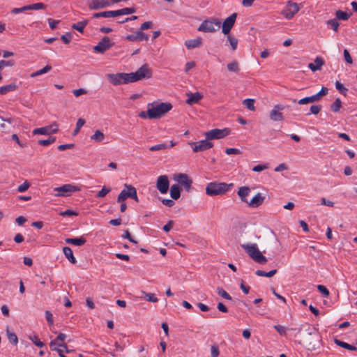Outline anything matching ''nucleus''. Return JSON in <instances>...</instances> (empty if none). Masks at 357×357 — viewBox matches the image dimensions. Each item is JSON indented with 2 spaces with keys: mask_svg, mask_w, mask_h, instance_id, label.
Instances as JSON below:
<instances>
[{
  "mask_svg": "<svg viewBox=\"0 0 357 357\" xmlns=\"http://www.w3.org/2000/svg\"><path fill=\"white\" fill-rule=\"evenodd\" d=\"M236 17L237 14L234 13L224 20L222 31L225 35L229 34L231 29L235 24Z\"/></svg>",
  "mask_w": 357,
  "mask_h": 357,
  "instance_id": "obj_16",
  "label": "nucleus"
},
{
  "mask_svg": "<svg viewBox=\"0 0 357 357\" xmlns=\"http://www.w3.org/2000/svg\"><path fill=\"white\" fill-rule=\"evenodd\" d=\"M86 239L84 237L66 238V242L68 244H73L74 245L81 246L86 243Z\"/></svg>",
  "mask_w": 357,
  "mask_h": 357,
  "instance_id": "obj_29",
  "label": "nucleus"
},
{
  "mask_svg": "<svg viewBox=\"0 0 357 357\" xmlns=\"http://www.w3.org/2000/svg\"><path fill=\"white\" fill-rule=\"evenodd\" d=\"M45 8L46 5L43 3H36L26 6L27 10L45 9Z\"/></svg>",
  "mask_w": 357,
  "mask_h": 357,
  "instance_id": "obj_44",
  "label": "nucleus"
},
{
  "mask_svg": "<svg viewBox=\"0 0 357 357\" xmlns=\"http://www.w3.org/2000/svg\"><path fill=\"white\" fill-rule=\"evenodd\" d=\"M317 288L318 291L323 295V296L328 297L329 296L330 292L325 286L319 284L317 285Z\"/></svg>",
  "mask_w": 357,
  "mask_h": 357,
  "instance_id": "obj_52",
  "label": "nucleus"
},
{
  "mask_svg": "<svg viewBox=\"0 0 357 357\" xmlns=\"http://www.w3.org/2000/svg\"><path fill=\"white\" fill-rule=\"evenodd\" d=\"M14 123V119L5 118L0 115V131L7 132L10 130V126Z\"/></svg>",
  "mask_w": 357,
  "mask_h": 357,
  "instance_id": "obj_18",
  "label": "nucleus"
},
{
  "mask_svg": "<svg viewBox=\"0 0 357 357\" xmlns=\"http://www.w3.org/2000/svg\"><path fill=\"white\" fill-rule=\"evenodd\" d=\"M335 17L337 20H347L352 15V13H347V12H344V11H342L341 10H337L335 11Z\"/></svg>",
  "mask_w": 357,
  "mask_h": 357,
  "instance_id": "obj_31",
  "label": "nucleus"
},
{
  "mask_svg": "<svg viewBox=\"0 0 357 357\" xmlns=\"http://www.w3.org/2000/svg\"><path fill=\"white\" fill-rule=\"evenodd\" d=\"M142 293L145 295L146 299L147 301L152 302V303H156L158 302V299L155 296V295L152 293H146L144 291H142Z\"/></svg>",
  "mask_w": 357,
  "mask_h": 357,
  "instance_id": "obj_49",
  "label": "nucleus"
},
{
  "mask_svg": "<svg viewBox=\"0 0 357 357\" xmlns=\"http://www.w3.org/2000/svg\"><path fill=\"white\" fill-rule=\"evenodd\" d=\"M342 107V102L340 98H337L331 105V109L334 112H337L340 111Z\"/></svg>",
  "mask_w": 357,
  "mask_h": 357,
  "instance_id": "obj_43",
  "label": "nucleus"
},
{
  "mask_svg": "<svg viewBox=\"0 0 357 357\" xmlns=\"http://www.w3.org/2000/svg\"><path fill=\"white\" fill-rule=\"evenodd\" d=\"M89 21L87 20L78 22L77 23L72 25V29L77 30L79 33L84 32V27L87 25Z\"/></svg>",
  "mask_w": 357,
  "mask_h": 357,
  "instance_id": "obj_33",
  "label": "nucleus"
},
{
  "mask_svg": "<svg viewBox=\"0 0 357 357\" xmlns=\"http://www.w3.org/2000/svg\"><path fill=\"white\" fill-rule=\"evenodd\" d=\"M181 188L178 185L174 184L170 188V195L173 199H178L181 196Z\"/></svg>",
  "mask_w": 357,
  "mask_h": 357,
  "instance_id": "obj_27",
  "label": "nucleus"
},
{
  "mask_svg": "<svg viewBox=\"0 0 357 357\" xmlns=\"http://www.w3.org/2000/svg\"><path fill=\"white\" fill-rule=\"evenodd\" d=\"M118 16V13L116 10H109V11H103L100 13H96L93 14V18H99V17H114Z\"/></svg>",
  "mask_w": 357,
  "mask_h": 357,
  "instance_id": "obj_25",
  "label": "nucleus"
},
{
  "mask_svg": "<svg viewBox=\"0 0 357 357\" xmlns=\"http://www.w3.org/2000/svg\"><path fill=\"white\" fill-rule=\"evenodd\" d=\"M202 44V39L201 38H197L192 40H185V45L188 50L199 47Z\"/></svg>",
  "mask_w": 357,
  "mask_h": 357,
  "instance_id": "obj_24",
  "label": "nucleus"
},
{
  "mask_svg": "<svg viewBox=\"0 0 357 357\" xmlns=\"http://www.w3.org/2000/svg\"><path fill=\"white\" fill-rule=\"evenodd\" d=\"M326 25L328 28L333 29L335 32L338 31V28L340 26V23L337 22V19H331L328 20L326 22Z\"/></svg>",
  "mask_w": 357,
  "mask_h": 357,
  "instance_id": "obj_37",
  "label": "nucleus"
},
{
  "mask_svg": "<svg viewBox=\"0 0 357 357\" xmlns=\"http://www.w3.org/2000/svg\"><path fill=\"white\" fill-rule=\"evenodd\" d=\"M111 191L110 188H106L103 187L101 190H100L98 194V197H104L107 193H109Z\"/></svg>",
  "mask_w": 357,
  "mask_h": 357,
  "instance_id": "obj_60",
  "label": "nucleus"
},
{
  "mask_svg": "<svg viewBox=\"0 0 357 357\" xmlns=\"http://www.w3.org/2000/svg\"><path fill=\"white\" fill-rule=\"evenodd\" d=\"M66 338V335L64 333H60L56 339L51 341L50 347L62 346L66 353L71 352V350L68 348L66 344L64 342Z\"/></svg>",
  "mask_w": 357,
  "mask_h": 357,
  "instance_id": "obj_17",
  "label": "nucleus"
},
{
  "mask_svg": "<svg viewBox=\"0 0 357 357\" xmlns=\"http://www.w3.org/2000/svg\"><path fill=\"white\" fill-rule=\"evenodd\" d=\"M31 186V183L25 180L24 183L18 186L17 190L20 192H25Z\"/></svg>",
  "mask_w": 357,
  "mask_h": 357,
  "instance_id": "obj_54",
  "label": "nucleus"
},
{
  "mask_svg": "<svg viewBox=\"0 0 357 357\" xmlns=\"http://www.w3.org/2000/svg\"><path fill=\"white\" fill-rule=\"evenodd\" d=\"M227 67L229 72L238 73L240 71L239 64L236 61H233L232 62L229 63Z\"/></svg>",
  "mask_w": 357,
  "mask_h": 357,
  "instance_id": "obj_36",
  "label": "nucleus"
},
{
  "mask_svg": "<svg viewBox=\"0 0 357 357\" xmlns=\"http://www.w3.org/2000/svg\"><path fill=\"white\" fill-rule=\"evenodd\" d=\"M72 38L71 33L68 32L65 35L61 36V39L65 44H68Z\"/></svg>",
  "mask_w": 357,
  "mask_h": 357,
  "instance_id": "obj_62",
  "label": "nucleus"
},
{
  "mask_svg": "<svg viewBox=\"0 0 357 357\" xmlns=\"http://www.w3.org/2000/svg\"><path fill=\"white\" fill-rule=\"evenodd\" d=\"M45 317L47 319V321L50 325H53L54 324V319H53V315L50 311H45Z\"/></svg>",
  "mask_w": 357,
  "mask_h": 357,
  "instance_id": "obj_64",
  "label": "nucleus"
},
{
  "mask_svg": "<svg viewBox=\"0 0 357 357\" xmlns=\"http://www.w3.org/2000/svg\"><path fill=\"white\" fill-rule=\"evenodd\" d=\"M17 89V85L15 83H11L8 85L0 87V94L5 95L10 91H13Z\"/></svg>",
  "mask_w": 357,
  "mask_h": 357,
  "instance_id": "obj_30",
  "label": "nucleus"
},
{
  "mask_svg": "<svg viewBox=\"0 0 357 357\" xmlns=\"http://www.w3.org/2000/svg\"><path fill=\"white\" fill-rule=\"evenodd\" d=\"M229 134V130L227 128L225 129H212L205 133L206 139L207 140L219 139L224 138Z\"/></svg>",
  "mask_w": 357,
  "mask_h": 357,
  "instance_id": "obj_9",
  "label": "nucleus"
},
{
  "mask_svg": "<svg viewBox=\"0 0 357 357\" xmlns=\"http://www.w3.org/2000/svg\"><path fill=\"white\" fill-rule=\"evenodd\" d=\"M299 9L300 8L296 3L289 1L287 3L286 7L282 10V14L285 18L290 20L299 11Z\"/></svg>",
  "mask_w": 357,
  "mask_h": 357,
  "instance_id": "obj_10",
  "label": "nucleus"
},
{
  "mask_svg": "<svg viewBox=\"0 0 357 357\" xmlns=\"http://www.w3.org/2000/svg\"><path fill=\"white\" fill-rule=\"evenodd\" d=\"M225 153L227 155H231V154L238 155L241 153V151L236 148H228L225 150Z\"/></svg>",
  "mask_w": 357,
  "mask_h": 357,
  "instance_id": "obj_63",
  "label": "nucleus"
},
{
  "mask_svg": "<svg viewBox=\"0 0 357 357\" xmlns=\"http://www.w3.org/2000/svg\"><path fill=\"white\" fill-rule=\"evenodd\" d=\"M250 192V189L249 187L243 186L239 188V190L238 191V195L240 197L241 200L243 202L248 204V200L247 199V197L249 195Z\"/></svg>",
  "mask_w": 357,
  "mask_h": 357,
  "instance_id": "obj_23",
  "label": "nucleus"
},
{
  "mask_svg": "<svg viewBox=\"0 0 357 357\" xmlns=\"http://www.w3.org/2000/svg\"><path fill=\"white\" fill-rule=\"evenodd\" d=\"M126 40L129 41H142V40H147L149 39V36L144 32L141 31H137L133 34L128 35L126 37Z\"/></svg>",
  "mask_w": 357,
  "mask_h": 357,
  "instance_id": "obj_19",
  "label": "nucleus"
},
{
  "mask_svg": "<svg viewBox=\"0 0 357 357\" xmlns=\"http://www.w3.org/2000/svg\"><path fill=\"white\" fill-rule=\"evenodd\" d=\"M220 354L219 347L217 344L212 345L211 347V357H218Z\"/></svg>",
  "mask_w": 357,
  "mask_h": 357,
  "instance_id": "obj_56",
  "label": "nucleus"
},
{
  "mask_svg": "<svg viewBox=\"0 0 357 357\" xmlns=\"http://www.w3.org/2000/svg\"><path fill=\"white\" fill-rule=\"evenodd\" d=\"M63 251L64 255L70 263L75 264L77 262L76 259L73 255V250L70 247H63Z\"/></svg>",
  "mask_w": 357,
  "mask_h": 357,
  "instance_id": "obj_28",
  "label": "nucleus"
},
{
  "mask_svg": "<svg viewBox=\"0 0 357 357\" xmlns=\"http://www.w3.org/2000/svg\"><path fill=\"white\" fill-rule=\"evenodd\" d=\"M59 215H61V216H73V215H75V216H77L78 215V213L74 211H72V210H66L65 211H62V212H60L59 213Z\"/></svg>",
  "mask_w": 357,
  "mask_h": 357,
  "instance_id": "obj_61",
  "label": "nucleus"
},
{
  "mask_svg": "<svg viewBox=\"0 0 357 357\" xmlns=\"http://www.w3.org/2000/svg\"><path fill=\"white\" fill-rule=\"evenodd\" d=\"M241 247L246 251L250 258L259 264H264L267 259L258 249L257 244H243Z\"/></svg>",
  "mask_w": 357,
  "mask_h": 357,
  "instance_id": "obj_4",
  "label": "nucleus"
},
{
  "mask_svg": "<svg viewBox=\"0 0 357 357\" xmlns=\"http://www.w3.org/2000/svg\"><path fill=\"white\" fill-rule=\"evenodd\" d=\"M229 190L225 183L211 182L206 188V192L209 196H216L225 194Z\"/></svg>",
  "mask_w": 357,
  "mask_h": 357,
  "instance_id": "obj_5",
  "label": "nucleus"
},
{
  "mask_svg": "<svg viewBox=\"0 0 357 357\" xmlns=\"http://www.w3.org/2000/svg\"><path fill=\"white\" fill-rule=\"evenodd\" d=\"M152 71L147 64L142 66L136 72L126 73H119L116 74H107L109 82L114 86L135 82L144 78H150Z\"/></svg>",
  "mask_w": 357,
  "mask_h": 357,
  "instance_id": "obj_1",
  "label": "nucleus"
},
{
  "mask_svg": "<svg viewBox=\"0 0 357 357\" xmlns=\"http://www.w3.org/2000/svg\"><path fill=\"white\" fill-rule=\"evenodd\" d=\"M59 130V126L56 123H53L50 126L41 127L36 128L33 130V135H50L57 132Z\"/></svg>",
  "mask_w": 357,
  "mask_h": 357,
  "instance_id": "obj_13",
  "label": "nucleus"
},
{
  "mask_svg": "<svg viewBox=\"0 0 357 357\" xmlns=\"http://www.w3.org/2000/svg\"><path fill=\"white\" fill-rule=\"evenodd\" d=\"M78 190H79V188L77 186L71 184H65L54 188V191L57 192L55 195L62 197H68L71 195L73 192Z\"/></svg>",
  "mask_w": 357,
  "mask_h": 357,
  "instance_id": "obj_8",
  "label": "nucleus"
},
{
  "mask_svg": "<svg viewBox=\"0 0 357 357\" xmlns=\"http://www.w3.org/2000/svg\"><path fill=\"white\" fill-rule=\"evenodd\" d=\"M243 104L249 110H250V111H255V107L254 105V104H255V100L254 99H251V98L245 99L243 101Z\"/></svg>",
  "mask_w": 357,
  "mask_h": 357,
  "instance_id": "obj_41",
  "label": "nucleus"
},
{
  "mask_svg": "<svg viewBox=\"0 0 357 357\" xmlns=\"http://www.w3.org/2000/svg\"><path fill=\"white\" fill-rule=\"evenodd\" d=\"M217 293L219 296L221 297L227 299V300H231V296L225 291L222 287H218L217 288Z\"/></svg>",
  "mask_w": 357,
  "mask_h": 357,
  "instance_id": "obj_48",
  "label": "nucleus"
},
{
  "mask_svg": "<svg viewBox=\"0 0 357 357\" xmlns=\"http://www.w3.org/2000/svg\"><path fill=\"white\" fill-rule=\"evenodd\" d=\"M321 109V107L320 105H312L310 107V113L307 114V115H310V114H318Z\"/></svg>",
  "mask_w": 357,
  "mask_h": 357,
  "instance_id": "obj_59",
  "label": "nucleus"
},
{
  "mask_svg": "<svg viewBox=\"0 0 357 357\" xmlns=\"http://www.w3.org/2000/svg\"><path fill=\"white\" fill-rule=\"evenodd\" d=\"M29 339L33 342V343L38 347H43L45 344L40 340V339L38 337V336L36 335H33V336H30L29 337Z\"/></svg>",
  "mask_w": 357,
  "mask_h": 357,
  "instance_id": "obj_50",
  "label": "nucleus"
},
{
  "mask_svg": "<svg viewBox=\"0 0 357 357\" xmlns=\"http://www.w3.org/2000/svg\"><path fill=\"white\" fill-rule=\"evenodd\" d=\"M169 186V180H157V188L162 194H165L168 191Z\"/></svg>",
  "mask_w": 357,
  "mask_h": 357,
  "instance_id": "obj_26",
  "label": "nucleus"
},
{
  "mask_svg": "<svg viewBox=\"0 0 357 357\" xmlns=\"http://www.w3.org/2000/svg\"><path fill=\"white\" fill-rule=\"evenodd\" d=\"M221 22L215 18L204 20L199 26L198 31L203 32H215L220 28Z\"/></svg>",
  "mask_w": 357,
  "mask_h": 357,
  "instance_id": "obj_7",
  "label": "nucleus"
},
{
  "mask_svg": "<svg viewBox=\"0 0 357 357\" xmlns=\"http://www.w3.org/2000/svg\"><path fill=\"white\" fill-rule=\"evenodd\" d=\"M167 148V145L166 144H156L155 146H151L149 148V150L151 151H156L165 149Z\"/></svg>",
  "mask_w": 357,
  "mask_h": 357,
  "instance_id": "obj_55",
  "label": "nucleus"
},
{
  "mask_svg": "<svg viewBox=\"0 0 357 357\" xmlns=\"http://www.w3.org/2000/svg\"><path fill=\"white\" fill-rule=\"evenodd\" d=\"M285 107L283 105L278 104L273 107V109L270 112L269 117L274 121H282L284 120L283 114L281 112Z\"/></svg>",
  "mask_w": 357,
  "mask_h": 357,
  "instance_id": "obj_15",
  "label": "nucleus"
},
{
  "mask_svg": "<svg viewBox=\"0 0 357 357\" xmlns=\"http://www.w3.org/2000/svg\"><path fill=\"white\" fill-rule=\"evenodd\" d=\"M118 3L116 0H92L88 3L90 10H99Z\"/></svg>",
  "mask_w": 357,
  "mask_h": 357,
  "instance_id": "obj_11",
  "label": "nucleus"
},
{
  "mask_svg": "<svg viewBox=\"0 0 357 357\" xmlns=\"http://www.w3.org/2000/svg\"><path fill=\"white\" fill-rule=\"evenodd\" d=\"M304 346L308 350H315L319 347L321 339L318 331L312 326H308L303 335Z\"/></svg>",
  "mask_w": 357,
  "mask_h": 357,
  "instance_id": "obj_2",
  "label": "nucleus"
},
{
  "mask_svg": "<svg viewBox=\"0 0 357 357\" xmlns=\"http://www.w3.org/2000/svg\"><path fill=\"white\" fill-rule=\"evenodd\" d=\"M187 96L188 99L185 102L190 105L198 103L203 98V95L200 92L189 93H187Z\"/></svg>",
  "mask_w": 357,
  "mask_h": 357,
  "instance_id": "obj_20",
  "label": "nucleus"
},
{
  "mask_svg": "<svg viewBox=\"0 0 357 357\" xmlns=\"http://www.w3.org/2000/svg\"><path fill=\"white\" fill-rule=\"evenodd\" d=\"M328 93V88L325 87V86H323L321 88V89L317 93H316V96L317 97V99L319 100H321V97L324 96H326L327 95Z\"/></svg>",
  "mask_w": 357,
  "mask_h": 357,
  "instance_id": "obj_58",
  "label": "nucleus"
},
{
  "mask_svg": "<svg viewBox=\"0 0 357 357\" xmlns=\"http://www.w3.org/2000/svg\"><path fill=\"white\" fill-rule=\"evenodd\" d=\"M317 101H319V100L317 99V97L316 94H314L313 96H309V97H305V98L299 100L298 101V103L299 105H306V104L311 103V102H317Z\"/></svg>",
  "mask_w": 357,
  "mask_h": 357,
  "instance_id": "obj_35",
  "label": "nucleus"
},
{
  "mask_svg": "<svg viewBox=\"0 0 357 357\" xmlns=\"http://www.w3.org/2000/svg\"><path fill=\"white\" fill-rule=\"evenodd\" d=\"M6 335L9 342L12 344L16 346L18 343V338L17 335L14 332L10 331L8 328H7L6 330Z\"/></svg>",
  "mask_w": 357,
  "mask_h": 357,
  "instance_id": "obj_34",
  "label": "nucleus"
},
{
  "mask_svg": "<svg viewBox=\"0 0 357 357\" xmlns=\"http://www.w3.org/2000/svg\"><path fill=\"white\" fill-rule=\"evenodd\" d=\"M314 63L315 64L312 63H310L308 64V68L312 71V72H315L317 70H321L322 66L324 65V59L320 57V56H317L315 59H314Z\"/></svg>",
  "mask_w": 357,
  "mask_h": 357,
  "instance_id": "obj_22",
  "label": "nucleus"
},
{
  "mask_svg": "<svg viewBox=\"0 0 357 357\" xmlns=\"http://www.w3.org/2000/svg\"><path fill=\"white\" fill-rule=\"evenodd\" d=\"M50 348L52 351H57L60 357H66V356L63 354L65 349L63 348L62 346L50 347Z\"/></svg>",
  "mask_w": 357,
  "mask_h": 357,
  "instance_id": "obj_57",
  "label": "nucleus"
},
{
  "mask_svg": "<svg viewBox=\"0 0 357 357\" xmlns=\"http://www.w3.org/2000/svg\"><path fill=\"white\" fill-rule=\"evenodd\" d=\"M172 108V105L170 102H161L152 106L147 110L148 118L151 119H156L161 118L164 114L170 111Z\"/></svg>",
  "mask_w": 357,
  "mask_h": 357,
  "instance_id": "obj_3",
  "label": "nucleus"
},
{
  "mask_svg": "<svg viewBox=\"0 0 357 357\" xmlns=\"http://www.w3.org/2000/svg\"><path fill=\"white\" fill-rule=\"evenodd\" d=\"M51 69H52V66H50V65H47L43 68H42V69H40L39 70H37L36 72L33 73L31 75V77H35L36 76L43 75L44 73H46L49 72Z\"/></svg>",
  "mask_w": 357,
  "mask_h": 357,
  "instance_id": "obj_42",
  "label": "nucleus"
},
{
  "mask_svg": "<svg viewBox=\"0 0 357 357\" xmlns=\"http://www.w3.org/2000/svg\"><path fill=\"white\" fill-rule=\"evenodd\" d=\"M192 145V148L194 152H200L208 150L213 147V143L210 142L206 139L205 140H201L197 142L190 143Z\"/></svg>",
  "mask_w": 357,
  "mask_h": 357,
  "instance_id": "obj_14",
  "label": "nucleus"
},
{
  "mask_svg": "<svg viewBox=\"0 0 357 357\" xmlns=\"http://www.w3.org/2000/svg\"><path fill=\"white\" fill-rule=\"evenodd\" d=\"M114 43L107 36H104L97 45L93 47V50L96 52L103 54L105 51L111 48L114 45Z\"/></svg>",
  "mask_w": 357,
  "mask_h": 357,
  "instance_id": "obj_12",
  "label": "nucleus"
},
{
  "mask_svg": "<svg viewBox=\"0 0 357 357\" xmlns=\"http://www.w3.org/2000/svg\"><path fill=\"white\" fill-rule=\"evenodd\" d=\"M105 138V135L103 132L100 130H97L95 133L91 136V139L94 140L95 142H100L103 141Z\"/></svg>",
  "mask_w": 357,
  "mask_h": 357,
  "instance_id": "obj_39",
  "label": "nucleus"
},
{
  "mask_svg": "<svg viewBox=\"0 0 357 357\" xmlns=\"http://www.w3.org/2000/svg\"><path fill=\"white\" fill-rule=\"evenodd\" d=\"M276 273H277V270L276 269L271 270V271H270L268 272H265V271H261V270H257L255 272L256 275H258V276L268 277V278L273 277Z\"/></svg>",
  "mask_w": 357,
  "mask_h": 357,
  "instance_id": "obj_38",
  "label": "nucleus"
},
{
  "mask_svg": "<svg viewBox=\"0 0 357 357\" xmlns=\"http://www.w3.org/2000/svg\"><path fill=\"white\" fill-rule=\"evenodd\" d=\"M56 140L55 137H49L47 139H40L38 140V144L41 146H48L52 143H54Z\"/></svg>",
  "mask_w": 357,
  "mask_h": 357,
  "instance_id": "obj_47",
  "label": "nucleus"
},
{
  "mask_svg": "<svg viewBox=\"0 0 357 357\" xmlns=\"http://www.w3.org/2000/svg\"><path fill=\"white\" fill-rule=\"evenodd\" d=\"M265 197L261 193H257L248 204L252 208H257L262 204Z\"/></svg>",
  "mask_w": 357,
  "mask_h": 357,
  "instance_id": "obj_21",
  "label": "nucleus"
},
{
  "mask_svg": "<svg viewBox=\"0 0 357 357\" xmlns=\"http://www.w3.org/2000/svg\"><path fill=\"white\" fill-rule=\"evenodd\" d=\"M227 35H228L227 36V40L229 42L231 47L233 51H235L236 50L237 45H238V39L236 38L235 37L232 36L230 34H227Z\"/></svg>",
  "mask_w": 357,
  "mask_h": 357,
  "instance_id": "obj_45",
  "label": "nucleus"
},
{
  "mask_svg": "<svg viewBox=\"0 0 357 357\" xmlns=\"http://www.w3.org/2000/svg\"><path fill=\"white\" fill-rule=\"evenodd\" d=\"M335 87H336L337 90H338L341 94H342L344 96H347L348 89L346 87H344V85L342 83H340L339 81H337L335 82Z\"/></svg>",
  "mask_w": 357,
  "mask_h": 357,
  "instance_id": "obj_46",
  "label": "nucleus"
},
{
  "mask_svg": "<svg viewBox=\"0 0 357 357\" xmlns=\"http://www.w3.org/2000/svg\"><path fill=\"white\" fill-rule=\"evenodd\" d=\"M335 343L344 348V349H348V350H350V351H356L357 350V347H355L354 345H352V344H349L347 342H344L343 341H341L340 340H337V339H335Z\"/></svg>",
  "mask_w": 357,
  "mask_h": 357,
  "instance_id": "obj_32",
  "label": "nucleus"
},
{
  "mask_svg": "<svg viewBox=\"0 0 357 357\" xmlns=\"http://www.w3.org/2000/svg\"><path fill=\"white\" fill-rule=\"evenodd\" d=\"M15 66V61L13 60H1L0 61V66L2 69L5 67H13Z\"/></svg>",
  "mask_w": 357,
  "mask_h": 357,
  "instance_id": "obj_51",
  "label": "nucleus"
},
{
  "mask_svg": "<svg viewBox=\"0 0 357 357\" xmlns=\"http://www.w3.org/2000/svg\"><path fill=\"white\" fill-rule=\"evenodd\" d=\"M116 12L118 13V16L122 15H129L132 14L136 12V9L134 7L132 8H124L122 9L116 10Z\"/></svg>",
  "mask_w": 357,
  "mask_h": 357,
  "instance_id": "obj_40",
  "label": "nucleus"
},
{
  "mask_svg": "<svg viewBox=\"0 0 357 357\" xmlns=\"http://www.w3.org/2000/svg\"><path fill=\"white\" fill-rule=\"evenodd\" d=\"M185 188V189L188 191L190 190L192 180H176Z\"/></svg>",
  "mask_w": 357,
  "mask_h": 357,
  "instance_id": "obj_53",
  "label": "nucleus"
},
{
  "mask_svg": "<svg viewBox=\"0 0 357 357\" xmlns=\"http://www.w3.org/2000/svg\"><path fill=\"white\" fill-rule=\"evenodd\" d=\"M130 198L136 202H138V197L136 188L128 184L124 185V188L121 190L117 197V202H125L127 199Z\"/></svg>",
  "mask_w": 357,
  "mask_h": 357,
  "instance_id": "obj_6",
  "label": "nucleus"
}]
</instances>
